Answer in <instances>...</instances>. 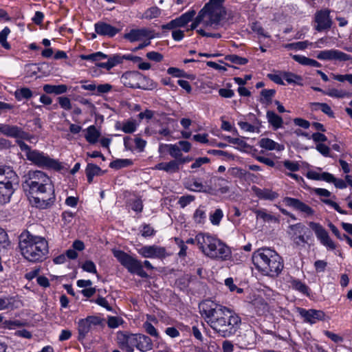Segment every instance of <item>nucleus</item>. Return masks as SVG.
Masks as SVG:
<instances>
[{"mask_svg":"<svg viewBox=\"0 0 352 352\" xmlns=\"http://www.w3.org/2000/svg\"><path fill=\"white\" fill-rule=\"evenodd\" d=\"M14 298L12 296L0 297V311L1 310H13L14 306Z\"/></svg>","mask_w":352,"mask_h":352,"instance_id":"58836bf2","label":"nucleus"},{"mask_svg":"<svg viewBox=\"0 0 352 352\" xmlns=\"http://www.w3.org/2000/svg\"><path fill=\"white\" fill-rule=\"evenodd\" d=\"M275 94L276 91L274 89H263L261 92V98L260 102L267 105L271 104Z\"/></svg>","mask_w":352,"mask_h":352,"instance_id":"a19ab883","label":"nucleus"},{"mask_svg":"<svg viewBox=\"0 0 352 352\" xmlns=\"http://www.w3.org/2000/svg\"><path fill=\"white\" fill-rule=\"evenodd\" d=\"M297 311L300 316L303 318L304 322L309 324H315L318 321H323L325 319V314L322 310L314 309H305L298 307Z\"/></svg>","mask_w":352,"mask_h":352,"instance_id":"2eb2a0df","label":"nucleus"},{"mask_svg":"<svg viewBox=\"0 0 352 352\" xmlns=\"http://www.w3.org/2000/svg\"><path fill=\"white\" fill-rule=\"evenodd\" d=\"M313 110H318L320 109L324 113L331 118H334V113L331 110L330 106L327 103L323 102H312L310 104Z\"/></svg>","mask_w":352,"mask_h":352,"instance_id":"4c0bfd02","label":"nucleus"},{"mask_svg":"<svg viewBox=\"0 0 352 352\" xmlns=\"http://www.w3.org/2000/svg\"><path fill=\"white\" fill-rule=\"evenodd\" d=\"M113 256L131 274H135L141 278H147L148 274L144 270L143 266L146 269L152 270L154 267L150 261L145 260L143 263L141 261L131 256L122 250H113Z\"/></svg>","mask_w":352,"mask_h":352,"instance_id":"423d86ee","label":"nucleus"},{"mask_svg":"<svg viewBox=\"0 0 352 352\" xmlns=\"http://www.w3.org/2000/svg\"><path fill=\"white\" fill-rule=\"evenodd\" d=\"M43 91L49 94H54L59 95L67 92V86L65 85H53L46 84L43 86Z\"/></svg>","mask_w":352,"mask_h":352,"instance_id":"72a5a7b5","label":"nucleus"},{"mask_svg":"<svg viewBox=\"0 0 352 352\" xmlns=\"http://www.w3.org/2000/svg\"><path fill=\"white\" fill-rule=\"evenodd\" d=\"M137 341V333L127 331H118L116 335V342L120 349L125 352H133Z\"/></svg>","mask_w":352,"mask_h":352,"instance_id":"9b49d317","label":"nucleus"},{"mask_svg":"<svg viewBox=\"0 0 352 352\" xmlns=\"http://www.w3.org/2000/svg\"><path fill=\"white\" fill-rule=\"evenodd\" d=\"M80 57L82 60H91L95 62L102 59H106L107 58V55L103 54L102 52H98L88 55H82Z\"/></svg>","mask_w":352,"mask_h":352,"instance_id":"de8ad7c7","label":"nucleus"},{"mask_svg":"<svg viewBox=\"0 0 352 352\" xmlns=\"http://www.w3.org/2000/svg\"><path fill=\"white\" fill-rule=\"evenodd\" d=\"M105 320L97 316H88L85 318L80 319L77 322L78 340L82 342L89 333L91 332L96 327H103Z\"/></svg>","mask_w":352,"mask_h":352,"instance_id":"0eeeda50","label":"nucleus"},{"mask_svg":"<svg viewBox=\"0 0 352 352\" xmlns=\"http://www.w3.org/2000/svg\"><path fill=\"white\" fill-rule=\"evenodd\" d=\"M157 87V82L144 76V78H141V80L140 81V87L138 89L144 90H153L156 89Z\"/></svg>","mask_w":352,"mask_h":352,"instance_id":"37998d69","label":"nucleus"},{"mask_svg":"<svg viewBox=\"0 0 352 352\" xmlns=\"http://www.w3.org/2000/svg\"><path fill=\"white\" fill-rule=\"evenodd\" d=\"M14 189L12 185L0 184V203L6 204L10 201Z\"/></svg>","mask_w":352,"mask_h":352,"instance_id":"473e14b6","label":"nucleus"},{"mask_svg":"<svg viewBox=\"0 0 352 352\" xmlns=\"http://www.w3.org/2000/svg\"><path fill=\"white\" fill-rule=\"evenodd\" d=\"M0 132L7 137L16 138V144L21 151L25 153L27 160L38 167H45L56 170L62 168L58 161L50 157L43 152L32 150L31 147L23 141V140H30L33 136L23 131L22 128L16 125L0 124Z\"/></svg>","mask_w":352,"mask_h":352,"instance_id":"f03ea898","label":"nucleus"},{"mask_svg":"<svg viewBox=\"0 0 352 352\" xmlns=\"http://www.w3.org/2000/svg\"><path fill=\"white\" fill-rule=\"evenodd\" d=\"M10 30L6 27L0 32V43L6 50L10 49V45L7 42L8 35L10 34Z\"/></svg>","mask_w":352,"mask_h":352,"instance_id":"603ef678","label":"nucleus"},{"mask_svg":"<svg viewBox=\"0 0 352 352\" xmlns=\"http://www.w3.org/2000/svg\"><path fill=\"white\" fill-rule=\"evenodd\" d=\"M164 146L168 148L170 155L175 158V160L182 156L181 149L177 144H165Z\"/></svg>","mask_w":352,"mask_h":352,"instance_id":"09e8293b","label":"nucleus"},{"mask_svg":"<svg viewBox=\"0 0 352 352\" xmlns=\"http://www.w3.org/2000/svg\"><path fill=\"white\" fill-rule=\"evenodd\" d=\"M259 146L268 151L276 150L280 151L284 149L283 145L279 144L267 138L261 139L259 141Z\"/></svg>","mask_w":352,"mask_h":352,"instance_id":"2f4dec72","label":"nucleus"},{"mask_svg":"<svg viewBox=\"0 0 352 352\" xmlns=\"http://www.w3.org/2000/svg\"><path fill=\"white\" fill-rule=\"evenodd\" d=\"M145 331L151 336L158 338L159 334L155 327L148 322H145L143 324Z\"/></svg>","mask_w":352,"mask_h":352,"instance_id":"052dcab7","label":"nucleus"},{"mask_svg":"<svg viewBox=\"0 0 352 352\" xmlns=\"http://www.w3.org/2000/svg\"><path fill=\"white\" fill-rule=\"evenodd\" d=\"M223 217V213L222 210L220 208L216 209L213 213L210 214V222L214 226H218Z\"/></svg>","mask_w":352,"mask_h":352,"instance_id":"3c124183","label":"nucleus"},{"mask_svg":"<svg viewBox=\"0 0 352 352\" xmlns=\"http://www.w3.org/2000/svg\"><path fill=\"white\" fill-rule=\"evenodd\" d=\"M252 260L258 271L272 278L277 277L284 267L282 258L270 248H261L255 251Z\"/></svg>","mask_w":352,"mask_h":352,"instance_id":"20e7f679","label":"nucleus"},{"mask_svg":"<svg viewBox=\"0 0 352 352\" xmlns=\"http://www.w3.org/2000/svg\"><path fill=\"white\" fill-rule=\"evenodd\" d=\"M225 285L229 288L230 292H236L238 294H241L243 290L239 288L234 283L232 278H228L225 280Z\"/></svg>","mask_w":352,"mask_h":352,"instance_id":"0e129e2a","label":"nucleus"},{"mask_svg":"<svg viewBox=\"0 0 352 352\" xmlns=\"http://www.w3.org/2000/svg\"><path fill=\"white\" fill-rule=\"evenodd\" d=\"M333 78L339 82H343L347 81L351 85H352V74H333Z\"/></svg>","mask_w":352,"mask_h":352,"instance_id":"680f3d73","label":"nucleus"},{"mask_svg":"<svg viewBox=\"0 0 352 352\" xmlns=\"http://www.w3.org/2000/svg\"><path fill=\"white\" fill-rule=\"evenodd\" d=\"M160 14V9L156 6H154L147 9L144 14V16L145 19H152L158 17Z\"/></svg>","mask_w":352,"mask_h":352,"instance_id":"864d4df0","label":"nucleus"},{"mask_svg":"<svg viewBox=\"0 0 352 352\" xmlns=\"http://www.w3.org/2000/svg\"><path fill=\"white\" fill-rule=\"evenodd\" d=\"M226 60L230 61L232 63L244 65L248 63V60L246 58L239 56L236 54L228 55L226 56Z\"/></svg>","mask_w":352,"mask_h":352,"instance_id":"5fc2aeb1","label":"nucleus"},{"mask_svg":"<svg viewBox=\"0 0 352 352\" xmlns=\"http://www.w3.org/2000/svg\"><path fill=\"white\" fill-rule=\"evenodd\" d=\"M137 124L135 120H127L122 123V131L125 133H132L136 131Z\"/></svg>","mask_w":352,"mask_h":352,"instance_id":"8fccbe9b","label":"nucleus"},{"mask_svg":"<svg viewBox=\"0 0 352 352\" xmlns=\"http://www.w3.org/2000/svg\"><path fill=\"white\" fill-rule=\"evenodd\" d=\"M85 173L87 177V182L89 184H91L95 176L102 175L104 173V171L98 166L92 163H88L85 168Z\"/></svg>","mask_w":352,"mask_h":352,"instance_id":"c85d7f7f","label":"nucleus"},{"mask_svg":"<svg viewBox=\"0 0 352 352\" xmlns=\"http://www.w3.org/2000/svg\"><path fill=\"white\" fill-rule=\"evenodd\" d=\"M236 339L240 348H248L255 342L254 332L251 330L246 331L245 333L239 335Z\"/></svg>","mask_w":352,"mask_h":352,"instance_id":"393cba45","label":"nucleus"},{"mask_svg":"<svg viewBox=\"0 0 352 352\" xmlns=\"http://www.w3.org/2000/svg\"><path fill=\"white\" fill-rule=\"evenodd\" d=\"M283 201L287 206L294 208L307 217L313 216L315 214V211L312 208L298 199L285 197Z\"/></svg>","mask_w":352,"mask_h":352,"instance_id":"dca6fc26","label":"nucleus"},{"mask_svg":"<svg viewBox=\"0 0 352 352\" xmlns=\"http://www.w3.org/2000/svg\"><path fill=\"white\" fill-rule=\"evenodd\" d=\"M266 117L269 124L274 130L280 129L283 126V118L273 111H267Z\"/></svg>","mask_w":352,"mask_h":352,"instance_id":"7c9ffc66","label":"nucleus"},{"mask_svg":"<svg viewBox=\"0 0 352 352\" xmlns=\"http://www.w3.org/2000/svg\"><path fill=\"white\" fill-rule=\"evenodd\" d=\"M254 192L256 196L262 199L274 200L278 197V194L269 189H260L256 188Z\"/></svg>","mask_w":352,"mask_h":352,"instance_id":"f704fd0d","label":"nucleus"},{"mask_svg":"<svg viewBox=\"0 0 352 352\" xmlns=\"http://www.w3.org/2000/svg\"><path fill=\"white\" fill-rule=\"evenodd\" d=\"M309 228L314 232L320 243L330 250H335L336 245L329 237V233L319 223L311 221L308 223Z\"/></svg>","mask_w":352,"mask_h":352,"instance_id":"f8f14e48","label":"nucleus"},{"mask_svg":"<svg viewBox=\"0 0 352 352\" xmlns=\"http://www.w3.org/2000/svg\"><path fill=\"white\" fill-rule=\"evenodd\" d=\"M154 169L164 170L168 173H173L178 172L180 167L178 165L177 161L171 160L168 162H161L156 164Z\"/></svg>","mask_w":352,"mask_h":352,"instance_id":"bb28decb","label":"nucleus"},{"mask_svg":"<svg viewBox=\"0 0 352 352\" xmlns=\"http://www.w3.org/2000/svg\"><path fill=\"white\" fill-rule=\"evenodd\" d=\"M151 31L146 28L142 29H132L129 32L124 35V38L127 39L131 43L140 41L143 38L148 37L149 39L153 38V36H151Z\"/></svg>","mask_w":352,"mask_h":352,"instance_id":"5701e85b","label":"nucleus"},{"mask_svg":"<svg viewBox=\"0 0 352 352\" xmlns=\"http://www.w3.org/2000/svg\"><path fill=\"white\" fill-rule=\"evenodd\" d=\"M330 10L328 8L316 11L314 21L316 23L314 29L318 32L327 31L331 29L333 21L330 16Z\"/></svg>","mask_w":352,"mask_h":352,"instance_id":"9d476101","label":"nucleus"},{"mask_svg":"<svg viewBox=\"0 0 352 352\" xmlns=\"http://www.w3.org/2000/svg\"><path fill=\"white\" fill-rule=\"evenodd\" d=\"M208 14L209 13L205 9L202 8L198 13V15L196 16L194 21L190 25V30H192L196 29L201 23H203L206 27H211L215 30L218 29L221 25L208 24V21H210V19Z\"/></svg>","mask_w":352,"mask_h":352,"instance_id":"b1692460","label":"nucleus"},{"mask_svg":"<svg viewBox=\"0 0 352 352\" xmlns=\"http://www.w3.org/2000/svg\"><path fill=\"white\" fill-rule=\"evenodd\" d=\"M32 96V91L28 87L17 89L15 91V97L18 100L29 99Z\"/></svg>","mask_w":352,"mask_h":352,"instance_id":"49530a36","label":"nucleus"},{"mask_svg":"<svg viewBox=\"0 0 352 352\" xmlns=\"http://www.w3.org/2000/svg\"><path fill=\"white\" fill-rule=\"evenodd\" d=\"M184 187L194 192H207L208 190L205 186L203 185L201 182H200L197 179L192 177L191 179H188L186 180L184 184Z\"/></svg>","mask_w":352,"mask_h":352,"instance_id":"cd10ccee","label":"nucleus"},{"mask_svg":"<svg viewBox=\"0 0 352 352\" xmlns=\"http://www.w3.org/2000/svg\"><path fill=\"white\" fill-rule=\"evenodd\" d=\"M199 309L207 324L220 337L230 338L240 328L241 318L232 309L210 300L199 303Z\"/></svg>","mask_w":352,"mask_h":352,"instance_id":"f257e3e1","label":"nucleus"},{"mask_svg":"<svg viewBox=\"0 0 352 352\" xmlns=\"http://www.w3.org/2000/svg\"><path fill=\"white\" fill-rule=\"evenodd\" d=\"M230 248L216 238L207 256L212 259L225 261L230 257Z\"/></svg>","mask_w":352,"mask_h":352,"instance_id":"ddd939ff","label":"nucleus"},{"mask_svg":"<svg viewBox=\"0 0 352 352\" xmlns=\"http://www.w3.org/2000/svg\"><path fill=\"white\" fill-rule=\"evenodd\" d=\"M58 103L61 108L65 110H70L72 108L71 101L69 98L65 96H61L58 98Z\"/></svg>","mask_w":352,"mask_h":352,"instance_id":"69168bd1","label":"nucleus"},{"mask_svg":"<svg viewBox=\"0 0 352 352\" xmlns=\"http://www.w3.org/2000/svg\"><path fill=\"white\" fill-rule=\"evenodd\" d=\"M125 55L113 54L111 56H107V59L111 63V66L115 67L118 64L122 63L123 60H125Z\"/></svg>","mask_w":352,"mask_h":352,"instance_id":"bf43d9fd","label":"nucleus"},{"mask_svg":"<svg viewBox=\"0 0 352 352\" xmlns=\"http://www.w3.org/2000/svg\"><path fill=\"white\" fill-rule=\"evenodd\" d=\"M133 164V162L129 159H117L109 164V167L116 170L127 167Z\"/></svg>","mask_w":352,"mask_h":352,"instance_id":"79ce46f5","label":"nucleus"},{"mask_svg":"<svg viewBox=\"0 0 352 352\" xmlns=\"http://www.w3.org/2000/svg\"><path fill=\"white\" fill-rule=\"evenodd\" d=\"M22 187L30 195L29 199L33 206L44 210L54 205L56 197L52 183L22 184Z\"/></svg>","mask_w":352,"mask_h":352,"instance_id":"39448f33","label":"nucleus"},{"mask_svg":"<svg viewBox=\"0 0 352 352\" xmlns=\"http://www.w3.org/2000/svg\"><path fill=\"white\" fill-rule=\"evenodd\" d=\"M84 271L89 273L97 274L96 267L91 261H86L82 265Z\"/></svg>","mask_w":352,"mask_h":352,"instance_id":"338daca9","label":"nucleus"},{"mask_svg":"<svg viewBox=\"0 0 352 352\" xmlns=\"http://www.w3.org/2000/svg\"><path fill=\"white\" fill-rule=\"evenodd\" d=\"M141 78H144V75L138 72L130 71L122 75L121 82L126 87L138 89L140 87Z\"/></svg>","mask_w":352,"mask_h":352,"instance_id":"a211bd4d","label":"nucleus"},{"mask_svg":"<svg viewBox=\"0 0 352 352\" xmlns=\"http://www.w3.org/2000/svg\"><path fill=\"white\" fill-rule=\"evenodd\" d=\"M25 177V179L23 184H42V183H52L51 179L41 170L29 171Z\"/></svg>","mask_w":352,"mask_h":352,"instance_id":"6ab92c4d","label":"nucleus"},{"mask_svg":"<svg viewBox=\"0 0 352 352\" xmlns=\"http://www.w3.org/2000/svg\"><path fill=\"white\" fill-rule=\"evenodd\" d=\"M309 45V43L308 41H298L296 43L287 44L285 45V47L288 48V49H292V50H302L306 49Z\"/></svg>","mask_w":352,"mask_h":352,"instance_id":"6e6d98bb","label":"nucleus"},{"mask_svg":"<svg viewBox=\"0 0 352 352\" xmlns=\"http://www.w3.org/2000/svg\"><path fill=\"white\" fill-rule=\"evenodd\" d=\"M226 0H209L204 6L209 14L210 21H208V24L221 25V21L222 16L226 14V9L223 6Z\"/></svg>","mask_w":352,"mask_h":352,"instance_id":"1a4fd4ad","label":"nucleus"},{"mask_svg":"<svg viewBox=\"0 0 352 352\" xmlns=\"http://www.w3.org/2000/svg\"><path fill=\"white\" fill-rule=\"evenodd\" d=\"M19 247L23 256L30 262L43 261L48 253V243L44 237L23 231L19 236Z\"/></svg>","mask_w":352,"mask_h":352,"instance_id":"7ed1b4c3","label":"nucleus"},{"mask_svg":"<svg viewBox=\"0 0 352 352\" xmlns=\"http://www.w3.org/2000/svg\"><path fill=\"white\" fill-rule=\"evenodd\" d=\"M316 58L322 60H338L340 61H346L351 60V57L343 52L338 50H327L319 52Z\"/></svg>","mask_w":352,"mask_h":352,"instance_id":"f3484780","label":"nucleus"},{"mask_svg":"<svg viewBox=\"0 0 352 352\" xmlns=\"http://www.w3.org/2000/svg\"><path fill=\"white\" fill-rule=\"evenodd\" d=\"M18 177L8 166L0 167V184L12 185L17 182Z\"/></svg>","mask_w":352,"mask_h":352,"instance_id":"4be33fe9","label":"nucleus"},{"mask_svg":"<svg viewBox=\"0 0 352 352\" xmlns=\"http://www.w3.org/2000/svg\"><path fill=\"white\" fill-rule=\"evenodd\" d=\"M138 252L142 257L149 258L162 259L167 256L166 248L156 245H144L138 249Z\"/></svg>","mask_w":352,"mask_h":352,"instance_id":"4468645a","label":"nucleus"},{"mask_svg":"<svg viewBox=\"0 0 352 352\" xmlns=\"http://www.w3.org/2000/svg\"><path fill=\"white\" fill-rule=\"evenodd\" d=\"M292 287L300 292V293L306 295H309V287L298 279H293L291 280Z\"/></svg>","mask_w":352,"mask_h":352,"instance_id":"a18cd8bd","label":"nucleus"},{"mask_svg":"<svg viewBox=\"0 0 352 352\" xmlns=\"http://www.w3.org/2000/svg\"><path fill=\"white\" fill-rule=\"evenodd\" d=\"M283 78L289 84H296L298 85H302V78L300 76L297 75L296 74L285 72L283 74Z\"/></svg>","mask_w":352,"mask_h":352,"instance_id":"ea45409f","label":"nucleus"},{"mask_svg":"<svg viewBox=\"0 0 352 352\" xmlns=\"http://www.w3.org/2000/svg\"><path fill=\"white\" fill-rule=\"evenodd\" d=\"M142 232V236L146 238L150 237L155 235L156 231L152 228L149 224H144L142 226V230H140Z\"/></svg>","mask_w":352,"mask_h":352,"instance_id":"13d9d810","label":"nucleus"},{"mask_svg":"<svg viewBox=\"0 0 352 352\" xmlns=\"http://www.w3.org/2000/svg\"><path fill=\"white\" fill-rule=\"evenodd\" d=\"M323 94L336 98H343L348 96V93L346 91L335 88L325 90V91H323Z\"/></svg>","mask_w":352,"mask_h":352,"instance_id":"c03bdc74","label":"nucleus"},{"mask_svg":"<svg viewBox=\"0 0 352 352\" xmlns=\"http://www.w3.org/2000/svg\"><path fill=\"white\" fill-rule=\"evenodd\" d=\"M289 229L292 232L289 234H292L294 243L297 247H304L306 243L314 239L311 230L301 223L290 225Z\"/></svg>","mask_w":352,"mask_h":352,"instance_id":"6e6552de","label":"nucleus"},{"mask_svg":"<svg viewBox=\"0 0 352 352\" xmlns=\"http://www.w3.org/2000/svg\"><path fill=\"white\" fill-rule=\"evenodd\" d=\"M195 199V196L190 195L182 196L178 201V204L181 208H184L193 201Z\"/></svg>","mask_w":352,"mask_h":352,"instance_id":"e2e57ef3","label":"nucleus"},{"mask_svg":"<svg viewBox=\"0 0 352 352\" xmlns=\"http://www.w3.org/2000/svg\"><path fill=\"white\" fill-rule=\"evenodd\" d=\"M135 347L142 352H147L153 349V342L151 339L141 333H137V341Z\"/></svg>","mask_w":352,"mask_h":352,"instance_id":"a878e982","label":"nucleus"},{"mask_svg":"<svg viewBox=\"0 0 352 352\" xmlns=\"http://www.w3.org/2000/svg\"><path fill=\"white\" fill-rule=\"evenodd\" d=\"M95 32L96 34L109 38L116 35L120 30L111 25L103 21H98L94 24Z\"/></svg>","mask_w":352,"mask_h":352,"instance_id":"aec40b11","label":"nucleus"},{"mask_svg":"<svg viewBox=\"0 0 352 352\" xmlns=\"http://www.w3.org/2000/svg\"><path fill=\"white\" fill-rule=\"evenodd\" d=\"M100 135V134L96 129V126L91 125L87 128L85 138L89 143L95 144L98 142Z\"/></svg>","mask_w":352,"mask_h":352,"instance_id":"e433bc0d","label":"nucleus"},{"mask_svg":"<svg viewBox=\"0 0 352 352\" xmlns=\"http://www.w3.org/2000/svg\"><path fill=\"white\" fill-rule=\"evenodd\" d=\"M215 239L208 234L199 233L197 234V245L206 256H208L210 249L212 248Z\"/></svg>","mask_w":352,"mask_h":352,"instance_id":"412c9836","label":"nucleus"},{"mask_svg":"<svg viewBox=\"0 0 352 352\" xmlns=\"http://www.w3.org/2000/svg\"><path fill=\"white\" fill-rule=\"evenodd\" d=\"M195 14V11L192 10L184 13L180 16L176 18L175 20L178 27H184L188 23L192 20Z\"/></svg>","mask_w":352,"mask_h":352,"instance_id":"c9c22d12","label":"nucleus"},{"mask_svg":"<svg viewBox=\"0 0 352 352\" xmlns=\"http://www.w3.org/2000/svg\"><path fill=\"white\" fill-rule=\"evenodd\" d=\"M284 166L292 172H296L299 170L300 165L297 162H292L289 160H285L283 162Z\"/></svg>","mask_w":352,"mask_h":352,"instance_id":"774afa93","label":"nucleus"},{"mask_svg":"<svg viewBox=\"0 0 352 352\" xmlns=\"http://www.w3.org/2000/svg\"><path fill=\"white\" fill-rule=\"evenodd\" d=\"M206 216L205 210H204L201 207L198 208L194 214H193V219L197 223H203L205 221Z\"/></svg>","mask_w":352,"mask_h":352,"instance_id":"4d7b16f0","label":"nucleus"},{"mask_svg":"<svg viewBox=\"0 0 352 352\" xmlns=\"http://www.w3.org/2000/svg\"><path fill=\"white\" fill-rule=\"evenodd\" d=\"M211 182L214 184V190L221 194H226L229 192L230 188L228 186V182L221 177H214L212 178Z\"/></svg>","mask_w":352,"mask_h":352,"instance_id":"c756f323","label":"nucleus"}]
</instances>
